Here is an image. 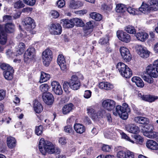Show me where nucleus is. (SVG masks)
Wrapping results in <instances>:
<instances>
[{
  "label": "nucleus",
  "instance_id": "29",
  "mask_svg": "<svg viewBox=\"0 0 158 158\" xmlns=\"http://www.w3.org/2000/svg\"><path fill=\"white\" fill-rule=\"evenodd\" d=\"M137 39L141 41H144L148 37L147 34L144 32H139L135 35Z\"/></svg>",
  "mask_w": 158,
  "mask_h": 158
},
{
  "label": "nucleus",
  "instance_id": "47",
  "mask_svg": "<svg viewBox=\"0 0 158 158\" xmlns=\"http://www.w3.org/2000/svg\"><path fill=\"white\" fill-rule=\"evenodd\" d=\"M43 130V126L40 125L39 126H36L35 128V133L38 135H40L42 133Z\"/></svg>",
  "mask_w": 158,
  "mask_h": 158
},
{
  "label": "nucleus",
  "instance_id": "59",
  "mask_svg": "<svg viewBox=\"0 0 158 158\" xmlns=\"http://www.w3.org/2000/svg\"><path fill=\"white\" fill-rule=\"evenodd\" d=\"M69 81L68 82L65 81L63 83V88L65 92H67L68 90L69 89Z\"/></svg>",
  "mask_w": 158,
  "mask_h": 158
},
{
  "label": "nucleus",
  "instance_id": "42",
  "mask_svg": "<svg viewBox=\"0 0 158 158\" xmlns=\"http://www.w3.org/2000/svg\"><path fill=\"white\" fill-rule=\"evenodd\" d=\"M125 30L128 33L131 34H135L136 33V30L133 26L128 25L126 27Z\"/></svg>",
  "mask_w": 158,
  "mask_h": 158
},
{
  "label": "nucleus",
  "instance_id": "11",
  "mask_svg": "<svg viewBox=\"0 0 158 158\" xmlns=\"http://www.w3.org/2000/svg\"><path fill=\"white\" fill-rule=\"evenodd\" d=\"M120 51L121 56L126 62H129L131 59V56L129 50L126 48L122 47L120 49Z\"/></svg>",
  "mask_w": 158,
  "mask_h": 158
},
{
  "label": "nucleus",
  "instance_id": "44",
  "mask_svg": "<svg viewBox=\"0 0 158 158\" xmlns=\"http://www.w3.org/2000/svg\"><path fill=\"white\" fill-rule=\"evenodd\" d=\"M144 131L143 132L148 133L153 131L154 127L153 125L151 124H147L143 127Z\"/></svg>",
  "mask_w": 158,
  "mask_h": 158
},
{
  "label": "nucleus",
  "instance_id": "54",
  "mask_svg": "<svg viewBox=\"0 0 158 158\" xmlns=\"http://www.w3.org/2000/svg\"><path fill=\"white\" fill-rule=\"evenodd\" d=\"M60 66L61 70L63 71H66L68 68V66L66 62L64 63H62L60 64H59Z\"/></svg>",
  "mask_w": 158,
  "mask_h": 158
},
{
  "label": "nucleus",
  "instance_id": "23",
  "mask_svg": "<svg viewBox=\"0 0 158 158\" xmlns=\"http://www.w3.org/2000/svg\"><path fill=\"white\" fill-rule=\"evenodd\" d=\"M73 127L75 131L77 133L80 134H82L85 131V127L81 124L75 123Z\"/></svg>",
  "mask_w": 158,
  "mask_h": 158
},
{
  "label": "nucleus",
  "instance_id": "24",
  "mask_svg": "<svg viewBox=\"0 0 158 158\" xmlns=\"http://www.w3.org/2000/svg\"><path fill=\"white\" fill-rule=\"evenodd\" d=\"M33 108L35 111L37 113H40L43 110L42 105L36 100L33 102Z\"/></svg>",
  "mask_w": 158,
  "mask_h": 158
},
{
  "label": "nucleus",
  "instance_id": "58",
  "mask_svg": "<svg viewBox=\"0 0 158 158\" xmlns=\"http://www.w3.org/2000/svg\"><path fill=\"white\" fill-rule=\"evenodd\" d=\"M112 7L110 5V6H108L105 4H102L101 6L102 9L105 10H110Z\"/></svg>",
  "mask_w": 158,
  "mask_h": 158
},
{
  "label": "nucleus",
  "instance_id": "8",
  "mask_svg": "<svg viewBox=\"0 0 158 158\" xmlns=\"http://www.w3.org/2000/svg\"><path fill=\"white\" fill-rule=\"evenodd\" d=\"M113 114L116 116H119L123 119H126L128 118V114L121 106L118 105L116 106L115 110L113 111Z\"/></svg>",
  "mask_w": 158,
  "mask_h": 158
},
{
  "label": "nucleus",
  "instance_id": "36",
  "mask_svg": "<svg viewBox=\"0 0 158 158\" xmlns=\"http://www.w3.org/2000/svg\"><path fill=\"white\" fill-rule=\"evenodd\" d=\"M87 113L89 115H90L94 119H95L96 115L97 113L92 106H89L87 109Z\"/></svg>",
  "mask_w": 158,
  "mask_h": 158
},
{
  "label": "nucleus",
  "instance_id": "55",
  "mask_svg": "<svg viewBox=\"0 0 158 158\" xmlns=\"http://www.w3.org/2000/svg\"><path fill=\"white\" fill-rule=\"evenodd\" d=\"M111 147L107 145L103 144L102 147V151L105 152H110L111 151Z\"/></svg>",
  "mask_w": 158,
  "mask_h": 158
},
{
  "label": "nucleus",
  "instance_id": "60",
  "mask_svg": "<svg viewBox=\"0 0 158 158\" xmlns=\"http://www.w3.org/2000/svg\"><path fill=\"white\" fill-rule=\"evenodd\" d=\"M125 158H134V155L133 152L127 151L126 153Z\"/></svg>",
  "mask_w": 158,
  "mask_h": 158
},
{
  "label": "nucleus",
  "instance_id": "12",
  "mask_svg": "<svg viewBox=\"0 0 158 158\" xmlns=\"http://www.w3.org/2000/svg\"><path fill=\"white\" fill-rule=\"evenodd\" d=\"M117 36L119 40L124 42H129L131 40L130 35L122 31H118Z\"/></svg>",
  "mask_w": 158,
  "mask_h": 158
},
{
  "label": "nucleus",
  "instance_id": "50",
  "mask_svg": "<svg viewBox=\"0 0 158 158\" xmlns=\"http://www.w3.org/2000/svg\"><path fill=\"white\" fill-rule=\"evenodd\" d=\"M109 38L107 36L105 37H102L99 40V43L101 45H105L108 42Z\"/></svg>",
  "mask_w": 158,
  "mask_h": 158
},
{
  "label": "nucleus",
  "instance_id": "4",
  "mask_svg": "<svg viewBox=\"0 0 158 158\" xmlns=\"http://www.w3.org/2000/svg\"><path fill=\"white\" fill-rule=\"evenodd\" d=\"M119 72L122 77L126 78H130L132 74L131 70L124 64L120 62L116 66Z\"/></svg>",
  "mask_w": 158,
  "mask_h": 158
},
{
  "label": "nucleus",
  "instance_id": "20",
  "mask_svg": "<svg viewBox=\"0 0 158 158\" xmlns=\"http://www.w3.org/2000/svg\"><path fill=\"white\" fill-rule=\"evenodd\" d=\"M146 146L148 148L152 150H156L158 149V144L152 139H149L147 141Z\"/></svg>",
  "mask_w": 158,
  "mask_h": 158
},
{
  "label": "nucleus",
  "instance_id": "25",
  "mask_svg": "<svg viewBox=\"0 0 158 158\" xmlns=\"http://www.w3.org/2000/svg\"><path fill=\"white\" fill-rule=\"evenodd\" d=\"M94 24V22L93 21H89L86 23L85 29L86 30L85 32L87 35L90 34L92 31Z\"/></svg>",
  "mask_w": 158,
  "mask_h": 158
},
{
  "label": "nucleus",
  "instance_id": "32",
  "mask_svg": "<svg viewBox=\"0 0 158 158\" xmlns=\"http://www.w3.org/2000/svg\"><path fill=\"white\" fill-rule=\"evenodd\" d=\"M144 136L150 139H155L158 138V133L153 131L148 133L143 132Z\"/></svg>",
  "mask_w": 158,
  "mask_h": 158
},
{
  "label": "nucleus",
  "instance_id": "48",
  "mask_svg": "<svg viewBox=\"0 0 158 158\" xmlns=\"http://www.w3.org/2000/svg\"><path fill=\"white\" fill-rule=\"evenodd\" d=\"M135 139V143L137 144H141L143 142V139L142 137L139 135H136L134 136Z\"/></svg>",
  "mask_w": 158,
  "mask_h": 158
},
{
  "label": "nucleus",
  "instance_id": "7",
  "mask_svg": "<svg viewBox=\"0 0 158 158\" xmlns=\"http://www.w3.org/2000/svg\"><path fill=\"white\" fill-rule=\"evenodd\" d=\"M81 85V82L78 77L75 75L72 76L69 81V87L72 89L76 90L79 89Z\"/></svg>",
  "mask_w": 158,
  "mask_h": 158
},
{
  "label": "nucleus",
  "instance_id": "27",
  "mask_svg": "<svg viewBox=\"0 0 158 158\" xmlns=\"http://www.w3.org/2000/svg\"><path fill=\"white\" fill-rule=\"evenodd\" d=\"M134 121L139 123L145 124L149 122L148 119L145 117L137 116L135 118Z\"/></svg>",
  "mask_w": 158,
  "mask_h": 158
},
{
  "label": "nucleus",
  "instance_id": "3",
  "mask_svg": "<svg viewBox=\"0 0 158 158\" xmlns=\"http://www.w3.org/2000/svg\"><path fill=\"white\" fill-rule=\"evenodd\" d=\"M158 10V0H150L147 4L143 3L139 8V10L146 14L151 10L156 11Z\"/></svg>",
  "mask_w": 158,
  "mask_h": 158
},
{
  "label": "nucleus",
  "instance_id": "22",
  "mask_svg": "<svg viewBox=\"0 0 158 158\" xmlns=\"http://www.w3.org/2000/svg\"><path fill=\"white\" fill-rule=\"evenodd\" d=\"M99 87L101 89L109 90L113 88L114 85L108 82H101L99 84Z\"/></svg>",
  "mask_w": 158,
  "mask_h": 158
},
{
  "label": "nucleus",
  "instance_id": "61",
  "mask_svg": "<svg viewBox=\"0 0 158 158\" xmlns=\"http://www.w3.org/2000/svg\"><path fill=\"white\" fill-rule=\"evenodd\" d=\"M91 93L92 92L90 90H85L84 94V97L86 98H89L91 96Z\"/></svg>",
  "mask_w": 158,
  "mask_h": 158
},
{
  "label": "nucleus",
  "instance_id": "51",
  "mask_svg": "<svg viewBox=\"0 0 158 158\" xmlns=\"http://www.w3.org/2000/svg\"><path fill=\"white\" fill-rule=\"evenodd\" d=\"M23 2L26 4L30 6H33L35 3V0H23Z\"/></svg>",
  "mask_w": 158,
  "mask_h": 158
},
{
  "label": "nucleus",
  "instance_id": "18",
  "mask_svg": "<svg viewBox=\"0 0 158 158\" xmlns=\"http://www.w3.org/2000/svg\"><path fill=\"white\" fill-rule=\"evenodd\" d=\"M126 129L127 131L133 134H136L139 131V128L137 126L134 124L127 125L126 126Z\"/></svg>",
  "mask_w": 158,
  "mask_h": 158
},
{
  "label": "nucleus",
  "instance_id": "16",
  "mask_svg": "<svg viewBox=\"0 0 158 158\" xmlns=\"http://www.w3.org/2000/svg\"><path fill=\"white\" fill-rule=\"evenodd\" d=\"M52 90L57 95H60L62 94L63 91L60 84L57 82L54 81L51 83Z\"/></svg>",
  "mask_w": 158,
  "mask_h": 158
},
{
  "label": "nucleus",
  "instance_id": "26",
  "mask_svg": "<svg viewBox=\"0 0 158 158\" xmlns=\"http://www.w3.org/2000/svg\"><path fill=\"white\" fill-rule=\"evenodd\" d=\"M132 82L135 83L136 85L140 87H143L144 86V83L142 80L138 77H134L131 79Z\"/></svg>",
  "mask_w": 158,
  "mask_h": 158
},
{
  "label": "nucleus",
  "instance_id": "33",
  "mask_svg": "<svg viewBox=\"0 0 158 158\" xmlns=\"http://www.w3.org/2000/svg\"><path fill=\"white\" fill-rule=\"evenodd\" d=\"M50 78V76L49 74L44 72H42L40 82V83L46 82L49 80Z\"/></svg>",
  "mask_w": 158,
  "mask_h": 158
},
{
  "label": "nucleus",
  "instance_id": "53",
  "mask_svg": "<svg viewBox=\"0 0 158 158\" xmlns=\"http://www.w3.org/2000/svg\"><path fill=\"white\" fill-rule=\"evenodd\" d=\"M127 11L131 14L132 15H137L138 13L137 12V10H135L131 7H129L126 9Z\"/></svg>",
  "mask_w": 158,
  "mask_h": 158
},
{
  "label": "nucleus",
  "instance_id": "2",
  "mask_svg": "<svg viewBox=\"0 0 158 158\" xmlns=\"http://www.w3.org/2000/svg\"><path fill=\"white\" fill-rule=\"evenodd\" d=\"M54 146L51 142L47 140L45 141L44 138L41 139L39 144L40 151L44 155H45L47 152L52 154Z\"/></svg>",
  "mask_w": 158,
  "mask_h": 158
},
{
  "label": "nucleus",
  "instance_id": "17",
  "mask_svg": "<svg viewBox=\"0 0 158 158\" xmlns=\"http://www.w3.org/2000/svg\"><path fill=\"white\" fill-rule=\"evenodd\" d=\"M61 23L63 27L65 28H72L74 26L73 19H62L61 20Z\"/></svg>",
  "mask_w": 158,
  "mask_h": 158
},
{
  "label": "nucleus",
  "instance_id": "62",
  "mask_svg": "<svg viewBox=\"0 0 158 158\" xmlns=\"http://www.w3.org/2000/svg\"><path fill=\"white\" fill-rule=\"evenodd\" d=\"M123 108L124 110H125V111L128 114V113L130 112V110L129 108H128V106L127 104L126 103H123L122 105V106H121Z\"/></svg>",
  "mask_w": 158,
  "mask_h": 158
},
{
  "label": "nucleus",
  "instance_id": "1",
  "mask_svg": "<svg viewBox=\"0 0 158 158\" xmlns=\"http://www.w3.org/2000/svg\"><path fill=\"white\" fill-rule=\"evenodd\" d=\"M145 71L140 74L143 79L150 84L153 82L152 77H157L158 76V59L155 60L153 64H150L146 68Z\"/></svg>",
  "mask_w": 158,
  "mask_h": 158
},
{
  "label": "nucleus",
  "instance_id": "37",
  "mask_svg": "<svg viewBox=\"0 0 158 158\" xmlns=\"http://www.w3.org/2000/svg\"><path fill=\"white\" fill-rule=\"evenodd\" d=\"M73 20L74 26L75 25L77 27H83L84 25V23L80 19L74 18L73 19Z\"/></svg>",
  "mask_w": 158,
  "mask_h": 158
},
{
  "label": "nucleus",
  "instance_id": "40",
  "mask_svg": "<svg viewBox=\"0 0 158 158\" xmlns=\"http://www.w3.org/2000/svg\"><path fill=\"white\" fill-rule=\"evenodd\" d=\"M126 8L123 4H119L116 5V11L118 13H123L126 10Z\"/></svg>",
  "mask_w": 158,
  "mask_h": 158
},
{
  "label": "nucleus",
  "instance_id": "31",
  "mask_svg": "<svg viewBox=\"0 0 158 158\" xmlns=\"http://www.w3.org/2000/svg\"><path fill=\"white\" fill-rule=\"evenodd\" d=\"M14 72V69H12L7 71H4L3 74L6 79L7 80H11L13 78V73Z\"/></svg>",
  "mask_w": 158,
  "mask_h": 158
},
{
  "label": "nucleus",
  "instance_id": "38",
  "mask_svg": "<svg viewBox=\"0 0 158 158\" xmlns=\"http://www.w3.org/2000/svg\"><path fill=\"white\" fill-rule=\"evenodd\" d=\"M107 114L105 110H102L98 111L96 115L95 119L97 118H105Z\"/></svg>",
  "mask_w": 158,
  "mask_h": 158
},
{
  "label": "nucleus",
  "instance_id": "13",
  "mask_svg": "<svg viewBox=\"0 0 158 158\" xmlns=\"http://www.w3.org/2000/svg\"><path fill=\"white\" fill-rule=\"evenodd\" d=\"M137 52L140 56L143 58H147L149 55L150 52L147 49L141 45H138L137 47Z\"/></svg>",
  "mask_w": 158,
  "mask_h": 158
},
{
  "label": "nucleus",
  "instance_id": "52",
  "mask_svg": "<svg viewBox=\"0 0 158 158\" xmlns=\"http://www.w3.org/2000/svg\"><path fill=\"white\" fill-rule=\"evenodd\" d=\"M57 61L58 64H60L62 63H64L66 62L64 56L60 54L58 55Z\"/></svg>",
  "mask_w": 158,
  "mask_h": 158
},
{
  "label": "nucleus",
  "instance_id": "21",
  "mask_svg": "<svg viewBox=\"0 0 158 158\" xmlns=\"http://www.w3.org/2000/svg\"><path fill=\"white\" fill-rule=\"evenodd\" d=\"M6 142L8 147L10 149H12L16 146V141L15 139L12 137H7Z\"/></svg>",
  "mask_w": 158,
  "mask_h": 158
},
{
  "label": "nucleus",
  "instance_id": "56",
  "mask_svg": "<svg viewBox=\"0 0 158 158\" xmlns=\"http://www.w3.org/2000/svg\"><path fill=\"white\" fill-rule=\"evenodd\" d=\"M122 137L125 139L126 140L131 142L132 143H134V142L133 141L131 140L125 133L124 132L122 133L121 134Z\"/></svg>",
  "mask_w": 158,
  "mask_h": 158
},
{
  "label": "nucleus",
  "instance_id": "49",
  "mask_svg": "<svg viewBox=\"0 0 158 158\" xmlns=\"http://www.w3.org/2000/svg\"><path fill=\"white\" fill-rule=\"evenodd\" d=\"M25 6L24 4L21 1H18L15 3L14 6L16 8H20L24 7Z\"/></svg>",
  "mask_w": 158,
  "mask_h": 158
},
{
  "label": "nucleus",
  "instance_id": "14",
  "mask_svg": "<svg viewBox=\"0 0 158 158\" xmlns=\"http://www.w3.org/2000/svg\"><path fill=\"white\" fill-rule=\"evenodd\" d=\"M49 31L52 34L60 35L62 32V27L59 24H52L50 25Z\"/></svg>",
  "mask_w": 158,
  "mask_h": 158
},
{
  "label": "nucleus",
  "instance_id": "63",
  "mask_svg": "<svg viewBox=\"0 0 158 158\" xmlns=\"http://www.w3.org/2000/svg\"><path fill=\"white\" fill-rule=\"evenodd\" d=\"M6 90L0 89V101L3 100L6 96Z\"/></svg>",
  "mask_w": 158,
  "mask_h": 158
},
{
  "label": "nucleus",
  "instance_id": "30",
  "mask_svg": "<svg viewBox=\"0 0 158 158\" xmlns=\"http://www.w3.org/2000/svg\"><path fill=\"white\" fill-rule=\"evenodd\" d=\"M73 107V105L72 103H69L64 105L62 109L63 113L64 114H68L72 111Z\"/></svg>",
  "mask_w": 158,
  "mask_h": 158
},
{
  "label": "nucleus",
  "instance_id": "45",
  "mask_svg": "<svg viewBox=\"0 0 158 158\" xmlns=\"http://www.w3.org/2000/svg\"><path fill=\"white\" fill-rule=\"evenodd\" d=\"M40 89L44 93H47L49 89V86L48 84H42L40 87Z\"/></svg>",
  "mask_w": 158,
  "mask_h": 158
},
{
  "label": "nucleus",
  "instance_id": "34",
  "mask_svg": "<svg viewBox=\"0 0 158 158\" xmlns=\"http://www.w3.org/2000/svg\"><path fill=\"white\" fill-rule=\"evenodd\" d=\"M89 15L93 19L97 21H100L102 19V15L98 13L93 12L90 13Z\"/></svg>",
  "mask_w": 158,
  "mask_h": 158
},
{
  "label": "nucleus",
  "instance_id": "5",
  "mask_svg": "<svg viewBox=\"0 0 158 158\" xmlns=\"http://www.w3.org/2000/svg\"><path fill=\"white\" fill-rule=\"evenodd\" d=\"M23 22V25L28 34L29 33L31 34L35 33L34 29L36 25L33 19L30 17H27L24 19Z\"/></svg>",
  "mask_w": 158,
  "mask_h": 158
},
{
  "label": "nucleus",
  "instance_id": "39",
  "mask_svg": "<svg viewBox=\"0 0 158 158\" xmlns=\"http://www.w3.org/2000/svg\"><path fill=\"white\" fill-rule=\"evenodd\" d=\"M25 47V46L23 43H19L17 50V52L18 55H21L23 53Z\"/></svg>",
  "mask_w": 158,
  "mask_h": 158
},
{
  "label": "nucleus",
  "instance_id": "57",
  "mask_svg": "<svg viewBox=\"0 0 158 158\" xmlns=\"http://www.w3.org/2000/svg\"><path fill=\"white\" fill-rule=\"evenodd\" d=\"M126 153L123 151H119L117 153V157L118 158H125Z\"/></svg>",
  "mask_w": 158,
  "mask_h": 158
},
{
  "label": "nucleus",
  "instance_id": "41",
  "mask_svg": "<svg viewBox=\"0 0 158 158\" xmlns=\"http://www.w3.org/2000/svg\"><path fill=\"white\" fill-rule=\"evenodd\" d=\"M0 68L4 71H7L13 69V68L8 64L5 63H2L0 65Z\"/></svg>",
  "mask_w": 158,
  "mask_h": 158
},
{
  "label": "nucleus",
  "instance_id": "6",
  "mask_svg": "<svg viewBox=\"0 0 158 158\" xmlns=\"http://www.w3.org/2000/svg\"><path fill=\"white\" fill-rule=\"evenodd\" d=\"M42 58L44 65L48 66L52 58V51L49 49H46L42 53Z\"/></svg>",
  "mask_w": 158,
  "mask_h": 158
},
{
  "label": "nucleus",
  "instance_id": "64",
  "mask_svg": "<svg viewBox=\"0 0 158 158\" xmlns=\"http://www.w3.org/2000/svg\"><path fill=\"white\" fill-rule=\"evenodd\" d=\"M64 5L65 2L64 0H59L57 2V5L59 8L63 7Z\"/></svg>",
  "mask_w": 158,
  "mask_h": 158
},
{
  "label": "nucleus",
  "instance_id": "28",
  "mask_svg": "<svg viewBox=\"0 0 158 158\" xmlns=\"http://www.w3.org/2000/svg\"><path fill=\"white\" fill-rule=\"evenodd\" d=\"M7 33H13L15 31V26L12 23H7L4 27Z\"/></svg>",
  "mask_w": 158,
  "mask_h": 158
},
{
  "label": "nucleus",
  "instance_id": "35",
  "mask_svg": "<svg viewBox=\"0 0 158 158\" xmlns=\"http://www.w3.org/2000/svg\"><path fill=\"white\" fill-rule=\"evenodd\" d=\"M81 3V2L79 1L76 2L74 0H71L69 2V6L70 8L76 9L81 6L80 5Z\"/></svg>",
  "mask_w": 158,
  "mask_h": 158
},
{
  "label": "nucleus",
  "instance_id": "9",
  "mask_svg": "<svg viewBox=\"0 0 158 158\" xmlns=\"http://www.w3.org/2000/svg\"><path fill=\"white\" fill-rule=\"evenodd\" d=\"M115 104L114 101L110 99L104 100L102 102V107L108 111L113 110L115 107Z\"/></svg>",
  "mask_w": 158,
  "mask_h": 158
},
{
  "label": "nucleus",
  "instance_id": "15",
  "mask_svg": "<svg viewBox=\"0 0 158 158\" xmlns=\"http://www.w3.org/2000/svg\"><path fill=\"white\" fill-rule=\"evenodd\" d=\"M42 98L44 102L48 105L52 104L53 102V96L49 92L43 94Z\"/></svg>",
  "mask_w": 158,
  "mask_h": 158
},
{
  "label": "nucleus",
  "instance_id": "46",
  "mask_svg": "<svg viewBox=\"0 0 158 158\" xmlns=\"http://www.w3.org/2000/svg\"><path fill=\"white\" fill-rule=\"evenodd\" d=\"M64 131L66 133L70 134H73L74 132V131L72 128V126L70 125L65 126L64 127Z\"/></svg>",
  "mask_w": 158,
  "mask_h": 158
},
{
  "label": "nucleus",
  "instance_id": "10",
  "mask_svg": "<svg viewBox=\"0 0 158 158\" xmlns=\"http://www.w3.org/2000/svg\"><path fill=\"white\" fill-rule=\"evenodd\" d=\"M35 49L33 48H28L24 54V59L25 61L29 60H32L35 57Z\"/></svg>",
  "mask_w": 158,
  "mask_h": 158
},
{
  "label": "nucleus",
  "instance_id": "19",
  "mask_svg": "<svg viewBox=\"0 0 158 158\" xmlns=\"http://www.w3.org/2000/svg\"><path fill=\"white\" fill-rule=\"evenodd\" d=\"M3 29V27L0 25V44L3 45L5 44L7 41V34Z\"/></svg>",
  "mask_w": 158,
  "mask_h": 158
},
{
  "label": "nucleus",
  "instance_id": "43",
  "mask_svg": "<svg viewBox=\"0 0 158 158\" xmlns=\"http://www.w3.org/2000/svg\"><path fill=\"white\" fill-rule=\"evenodd\" d=\"M158 98V97L157 96H152L150 95H146V96L145 97V99H146L145 101L150 102H154Z\"/></svg>",
  "mask_w": 158,
  "mask_h": 158
}]
</instances>
